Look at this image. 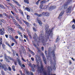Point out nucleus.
Instances as JSON below:
<instances>
[{
    "label": "nucleus",
    "instance_id": "obj_1",
    "mask_svg": "<svg viewBox=\"0 0 75 75\" xmlns=\"http://www.w3.org/2000/svg\"><path fill=\"white\" fill-rule=\"evenodd\" d=\"M36 60L38 65L40 63L38 62L39 60L40 62V63L41 67H38V72H40V74H42L43 75H47V71L45 70V69L43 68V64L41 61V60L40 59V57L39 56L36 55L35 56Z\"/></svg>",
    "mask_w": 75,
    "mask_h": 75
},
{
    "label": "nucleus",
    "instance_id": "obj_2",
    "mask_svg": "<svg viewBox=\"0 0 75 75\" xmlns=\"http://www.w3.org/2000/svg\"><path fill=\"white\" fill-rule=\"evenodd\" d=\"M7 58H8L9 59H10V60H11V61H13L14 62V63L15 64V65H17V62L15 61V60L13 59V58L10 57L9 56H5L4 58L5 60V61H6L7 62H10V60H9L7 59Z\"/></svg>",
    "mask_w": 75,
    "mask_h": 75
},
{
    "label": "nucleus",
    "instance_id": "obj_3",
    "mask_svg": "<svg viewBox=\"0 0 75 75\" xmlns=\"http://www.w3.org/2000/svg\"><path fill=\"white\" fill-rule=\"evenodd\" d=\"M50 55H52V56L53 57V58H54L53 59H54V60H55V53H54V51H51V47H50L48 50V57H50Z\"/></svg>",
    "mask_w": 75,
    "mask_h": 75
},
{
    "label": "nucleus",
    "instance_id": "obj_4",
    "mask_svg": "<svg viewBox=\"0 0 75 75\" xmlns=\"http://www.w3.org/2000/svg\"><path fill=\"white\" fill-rule=\"evenodd\" d=\"M52 29H50L49 28H46L45 29L46 32L47 33V35H52Z\"/></svg>",
    "mask_w": 75,
    "mask_h": 75
},
{
    "label": "nucleus",
    "instance_id": "obj_5",
    "mask_svg": "<svg viewBox=\"0 0 75 75\" xmlns=\"http://www.w3.org/2000/svg\"><path fill=\"white\" fill-rule=\"evenodd\" d=\"M67 2L64 5V6H62L61 7L59 8V10H64L65 8H67V6L69 4H66Z\"/></svg>",
    "mask_w": 75,
    "mask_h": 75
},
{
    "label": "nucleus",
    "instance_id": "obj_6",
    "mask_svg": "<svg viewBox=\"0 0 75 75\" xmlns=\"http://www.w3.org/2000/svg\"><path fill=\"white\" fill-rule=\"evenodd\" d=\"M42 14L43 16H46L47 17L50 16V13L47 12H43L42 13Z\"/></svg>",
    "mask_w": 75,
    "mask_h": 75
},
{
    "label": "nucleus",
    "instance_id": "obj_7",
    "mask_svg": "<svg viewBox=\"0 0 75 75\" xmlns=\"http://www.w3.org/2000/svg\"><path fill=\"white\" fill-rule=\"evenodd\" d=\"M41 54L45 64H47V61H46V59H45V56H44V53H42Z\"/></svg>",
    "mask_w": 75,
    "mask_h": 75
},
{
    "label": "nucleus",
    "instance_id": "obj_8",
    "mask_svg": "<svg viewBox=\"0 0 75 75\" xmlns=\"http://www.w3.org/2000/svg\"><path fill=\"white\" fill-rule=\"evenodd\" d=\"M72 6H70L67 9V10L66 11V12L67 13H71V11L72 8Z\"/></svg>",
    "mask_w": 75,
    "mask_h": 75
},
{
    "label": "nucleus",
    "instance_id": "obj_9",
    "mask_svg": "<svg viewBox=\"0 0 75 75\" xmlns=\"http://www.w3.org/2000/svg\"><path fill=\"white\" fill-rule=\"evenodd\" d=\"M37 20L39 25H40V26H42V22H41V21L40 20V19L37 18Z\"/></svg>",
    "mask_w": 75,
    "mask_h": 75
},
{
    "label": "nucleus",
    "instance_id": "obj_10",
    "mask_svg": "<svg viewBox=\"0 0 75 75\" xmlns=\"http://www.w3.org/2000/svg\"><path fill=\"white\" fill-rule=\"evenodd\" d=\"M0 33L1 35H3L4 33V28H0Z\"/></svg>",
    "mask_w": 75,
    "mask_h": 75
},
{
    "label": "nucleus",
    "instance_id": "obj_11",
    "mask_svg": "<svg viewBox=\"0 0 75 75\" xmlns=\"http://www.w3.org/2000/svg\"><path fill=\"white\" fill-rule=\"evenodd\" d=\"M56 8V6H51L49 8V10H52L54 9H55Z\"/></svg>",
    "mask_w": 75,
    "mask_h": 75
},
{
    "label": "nucleus",
    "instance_id": "obj_12",
    "mask_svg": "<svg viewBox=\"0 0 75 75\" xmlns=\"http://www.w3.org/2000/svg\"><path fill=\"white\" fill-rule=\"evenodd\" d=\"M17 61L18 62V64H19V65H20V66H22V63H21V61H20V59L17 58Z\"/></svg>",
    "mask_w": 75,
    "mask_h": 75
},
{
    "label": "nucleus",
    "instance_id": "obj_13",
    "mask_svg": "<svg viewBox=\"0 0 75 75\" xmlns=\"http://www.w3.org/2000/svg\"><path fill=\"white\" fill-rule=\"evenodd\" d=\"M13 1L15 3V4H16L18 6H19L20 7L21 6V5H20V4L18 3V2L15 1V0H13Z\"/></svg>",
    "mask_w": 75,
    "mask_h": 75
},
{
    "label": "nucleus",
    "instance_id": "obj_14",
    "mask_svg": "<svg viewBox=\"0 0 75 75\" xmlns=\"http://www.w3.org/2000/svg\"><path fill=\"white\" fill-rule=\"evenodd\" d=\"M33 38L34 40H37V34H35V35H34L33 36Z\"/></svg>",
    "mask_w": 75,
    "mask_h": 75
},
{
    "label": "nucleus",
    "instance_id": "obj_15",
    "mask_svg": "<svg viewBox=\"0 0 75 75\" xmlns=\"http://www.w3.org/2000/svg\"><path fill=\"white\" fill-rule=\"evenodd\" d=\"M51 71V67H47V71L48 72H50Z\"/></svg>",
    "mask_w": 75,
    "mask_h": 75
},
{
    "label": "nucleus",
    "instance_id": "obj_16",
    "mask_svg": "<svg viewBox=\"0 0 75 75\" xmlns=\"http://www.w3.org/2000/svg\"><path fill=\"white\" fill-rule=\"evenodd\" d=\"M6 66L5 64H3L2 66L0 65V68H2L4 69V68H6Z\"/></svg>",
    "mask_w": 75,
    "mask_h": 75
},
{
    "label": "nucleus",
    "instance_id": "obj_17",
    "mask_svg": "<svg viewBox=\"0 0 75 75\" xmlns=\"http://www.w3.org/2000/svg\"><path fill=\"white\" fill-rule=\"evenodd\" d=\"M27 31L28 32V34L29 36V37L30 39H31L32 38V37H31V35H30V31L29 30H28V29H27Z\"/></svg>",
    "mask_w": 75,
    "mask_h": 75
},
{
    "label": "nucleus",
    "instance_id": "obj_18",
    "mask_svg": "<svg viewBox=\"0 0 75 75\" xmlns=\"http://www.w3.org/2000/svg\"><path fill=\"white\" fill-rule=\"evenodd\" d=\"M25 10H26L27 11H28L29 12H30V10H32L30 8L27 7L25 8Z\"/></svg>",
    "mask_w": 75,
    "mask_h": 75
},
{
    "label": "nucleus",
    "instance_id": "obj_19",
    "mask_svg": "<svg viewBox=\"0 0 75 75\" xmlns=\"http://www.w3.org/2000/svg\"><path fill=\"white\" fill-rule=\"evenodd\" d=\"M23 22L26 24L28 27H29V23L28 22H27L25 21H23Z\"/></svg>",
    "mask_w": 75,
    "mask_h": 75
},
{
    "label": "nucleus",
    "instance_id": "obj_20",
    "mask_svg": "<svg viewBox=\"0 0 75 75\" xmlns=\"http://www.w3.org/2000/svg\"><path fill=\"white\" fill-rule=\"evenodd\" d=\"M72 0H68V1L66 2V4H69L71 2Z\"/></svg>",
    "mask_w": 75,
    "mask_h": 75
},
{
    "label": "nucleus",
    "instance_id": "obj_21",
    "mask_svg": "<svg viewBox=\"0 0 75 75\" xmlns=\"http://www.w3.org/2000/svg\"><path fill=\"white\" fill-rule=\"evenodd\" d=\"M18 10L21 14H22V16H24V14H23V11H22L20 9H19Z\"/></svg>",
    "mask_w": 75,
    "mask_h": 75
},
{
    "label": "nucleus",
    "instance_id": "obj_22",
    "mask_svg": "<svg viewBox=\"0 0 75 75\" xmlns=\"http://www.w3.org/2000/svg\"><path fill=\"white\" fill-rule=\"evenodd\" d=\"M15 24L17 27H18V28H21V27L20 25L18 24L17 23H15Z\"/></svg>",
    "mask_w": 75,
    "mask_h": 75
},
{
    "label": "nucleus",
    "instance_id": "obj_23",
    "mask_svg": "<svg viewBox=\"0 0 75 75\" xmlns=\"http://www.w3.org/2000/svg\"><path fill=\"white\" fill-rule=\"evenodd\" d=\"M47 1H41V4H43V3H47Z\"/></svg>",
    "mask_w": 75,
    "mask_h": 75
},
{
    "label": "nucleus",
    "instance_id": "obj_24",
    "mask_svg": "<svg viewBox=\"0 0 75 75\" xmlns=\"http://www.w3.org/2000/svg\"><path fill=\"white\" fill-rule=\"evenodd\" d=\"M64 11H63L61 12L59 15L60 16H63V14H64Z\"/></svg>",
    "mask_w": 75,
    "mask_h": 75
},
{
    "label": "nucleus",
    "instance_id": "obj_25",
    "mask_svg": "<svg viewBox=\"0 0 75 75\" xmlns=\"http://www.w3.org/2000/svg\"><path fill=\"white\" fill-rule=\"evenodd\" d=\"M45 28H49V26H48V24H46L45 26Z\"/></svg>",
    "mask_w": 75,
    "mask_h": 75
},
{
    "label": "nucleus",
    "instance_id": "obj_26",
    "mask_svg": "<svg viewBox=\"0 0 75 75\" xmlns=\"http://www.w3.org/2000/svg\"><path fill=\"white\" fill-rule=\"evenodd\" d=\"M40 8L41 9H44V6L42 4L40 5Z\"/></svg>",
    "mask_w": 75,
    "mask_h": 75
},
{
    "label": "nucleus",
    "instance_id": "obj_27",
    "mask_svg": "<svg viewBox=\"0 0 75 75\" xmlns=\"http://www.w3.org/2000/svg\"><path fill=\"white\" fill-rule=\"evenodd\" d=\"M29 51L30 52V53H31V54L32 55H35V54L34 53L32 52V51H31L30 50H29Z\"/></svg>",
    "mask_w": 75,
    "mask_h": 75
},
{
    "label": "nucleus",
    "instance_id": "obj_28",
    "mask_svg": "<svg viewBox=\"0 0 75 75\" xmlns=\"http://www.w3.org/2000/svg\"><path fill=\"white\" fill-rule=\"evenodd\" d=\"M48 8L47 5H45L43 6V9H47Z\"/></svg>",
    "mask_w": 75,
    "mask_h": 75
},
{
    "label": "nucleus",
    "instance_id": "obj_29",
    "mask_svg": "<svg viewBox=\"0 0 75 75\" xmlns=\"http://www.w3.org/2000/svg\"><path fill=\"white\" fill-rule=\"evenodd\" d=\"M12 69L13 71H16V69H15V67L14 66H12Z\"/></svg>",
    "mask_w": 75,
    "mask_h": 75
},
{
    "label": "nucleus",
    "instance_id": "obj_30",
    "mask_svg": "<svg viewBox=\"0 0 75 75\" xmlns=\"http://www.w3.org/2000/svg\"><path fill=\"white\" fill-rule=\"evenodd\" d=\"M28 65L31 68H33V66H32V64H31L30 63Z\"/></svg>",
    "mask_w": 75,
    "mask_h": 75
},
{
    "label": "nucleus",
    "instance_id": "obj_31",
    "mask_svg": "<svg viewBox=\"0 0 75 75\" xmlns=\"http://www.w3.org/2000/svg\"><path fill=\"white\" fill-rule=\"evenodd\" d=\"M4 70H5V71H7V70H8V69L6 67L5 68H4Z\"/></svg>",
    "mask_w": 75,
    "mask_h": 75
},
{
    "label": "nucleus",
    "instance_id": "obj_32",
    "mask_svg": "<svg viewBox=\"0 0 75 75\" xmlns=\"http://www.w3.org/2000/svg\"><path fill=\"white\" fill-rule=\"evenodd\" d=\"M12 18L13 19V21L14 24H15V23L16 24V20H15L14 19V18L12 17Z\"/></svg>",
    "mask_w": 75,
    "mask_h": 75
},
{
    "label": "nucleus",
    "instance_id": "obj_33",
    "mask_svg": "<svg viewBox=\"0 0 75 75\" xmlns=\"http://www.w3.org/2000/svg\"><path fill=\"white\" fill-rule=\"evenodd\" d=\"M40 1H41V0H38V1L36 3L37 5H38Z\"/></svg>",
    "mask_w": 75,
    "mask_h": 75
},
{
    "label": "nucleus",
    "instance_id": "obj_34",
    "mask_svg": "<svg viewBox=\"0 0 75 75\" xmlns=\"http://www.w3.org/2000/svg\"><path fill=\"white\" fill-rule=\"evenodd\" d=\"M24 2L25 3H27L28 4V0H24Z\"/></svg>",
    "mask_w": 75,
    "mask_h": 75
},
{
    "label": "nucleus",
    "instance_id": "obj_35",
    "mask_svg": "<svg viewBox=\"0 0 75 75\" xmlns=\"http://www.w3.org/2000/svg\"><path fill=\"white\" fill-rule=\"evenodd\" d=\"M8 4H9V5H10L11 6V7H13V4H11V3H8Z\"/></svg>",
    "mask_w": 75,
    "mask_h": 75
},
{
    "label": "nucleus",
    "instance_id": "obj_36",
    "mask_svg": "<svg viewBox=\"0 0 75 75\" xmlns=\"http://www.w3.org/2000/svg\"><path fill=\"white\" fill-rule=\"evenodd\" d=\"M6 45H8V46H9V47H11V46L9 45V44H8V42H6Z\"/></svg>",
    "mask_w": 75,
    "mask_h": 75
},
{
    "label": "nucleus",
    "instance_id": "obj_37",
    "mask_svg": "<svg viewBox=\"0 0 75 75\" xmlns=\"http://www.w3.org/2000/svg\"><path fill=\"white\" fill-rule=\"evenodd\" d=\"M17 33L19 35H21L22 34V33H20V32L19 31H17Z\"/></svg>",
    "mask_w": 75,
    "mask_h": 75
},
{
    "label": "nucleus",
    "instance_id": "obj_38",
    "mask_svg": "<svg viewBox=\"0 0 75 75\" xmlns=\"http://www.w3.org/2000/svg\"><path fill=\"white\" fill-rule=\"evenodd\" d=\"M72 28H75V25L73 24L72 25Z\"/></svg>",
    "mask_w": 75,
    "mask_h": 75
},
{
    "label": "nucleus",
    "instance_id": "obj_39",
    "mask_svg": "<svg viewBox=\"0 0 75 75\" xmlns=\"http://www.w3.org/2000/svg\"><path fill=\"white\" fill-rule=\"evenodd\" d=\"M1 73L2 75H4V72L3 71H1Z\"/></svg>",
    "mask_w": 75,
    "mask_h": 75
},
{
    "label": "nucleus",
    "instance_id": "obj_40",
    "mask_svg": "<svg viewBox=\"0 0 75 75\" xmlns=\"http://www.w3.org/2000/svg\"><path fill=\"white\" fill-rule=\"evenodd\" d=\"M11 40H13V41L16 42V40H15V39H14V38H11Z\"/></svg>",
    "mask_w": 75,
    "mask_h": 75
},
{
    "label": "nucleus",
    "instance_id": "obj_41",
    "mask_svg": "<svg viewBox=\"0 0 75 75\" xmlns=\"http://www.w3.org/2000/svg\"><path fill=\"white\" fill-rule=\"evenodd\" d=\"M22 60L23 61H24V62H26V60L24 59V58H22Z\"/></svg>",
    "mask_w": 75,
    "mask_h": 75
},
{
    "label": "nucleus",
    "instance_id": "obj_42",
    "mask_svg": "<svg viewBox=\"0 0 75 75\" xmlns=\"http://www.w3.org/2000/svg\"><path fill=\"white\" fill-rule=\"evenodd\" d=\"M32 68V70L33 72H34L35 71V70L34 69V68L33 67V68Z\"/></svg>",
    "mask_w": 75,
    "mask_h": 75
},
{
    "label": "nucleus",
    "instance_id": "obj_43",
    "mask_svg": "<svg viewBox=\"0 0 75 75\" xmlns=\"http://www.w3.org/2000/svg\"><path fill=\"white\" fill-rule=\"evenodd\" d=\"M38 14L37 13H35L34 14V15H35V16H38Z\"/></svg>",
    "mask_w": 75,
    "mask_h": 75
},
{
    "label": "nucleus",
    "instance_id": "obj_44",
    "mask_svg": "<svg viewBox=\"0 0 75 75\" xmlns=\"http://www.w3.org/2000/svg\"><path fill=\"white\" fill-rule=\"evenodd\" d=\"M2 38H0V44H1V43H2Z\"/></svg>",
    "mask_w": 75,
    "mask_h": 75
},
{
    "label": "nucleus",
    "instance_id": "obj_45",
    "mask_svg": "<svg viewBox=\"0 0 75 75\" xmlns=\"http://www.w3.org/2000/svg\"><path fill=\"white\" fill-rule=\"evenodd\" d=\"M62 17V16H60V15H59V19H61Z\"/></svg>",
    "mask_w": 75,
    "mask_h": 75
},
{
    "label": "nucleus",
    "instance_id": "obj_46",
    "mask_svg": "<svg viewBox=\"0 0 75 75\" xmlns=\"http://www.w3.org/2000/svg\"><path fill=\"white\" fill-rule=\"evenodd\" d=\"M11 29H11H8V31H9V30H11V31H13V29Z\"/></svg>",
    "mask_w": 75,
    "mask_h": 75
},
{
    "label": "nucleus",
    "instance_id": "obj_47",
    "mask_svg": "<svg viewBox=\"0 0 75 75\" xmlns=\"http://www.w3.org/2000/svg\"><path fill=\"white\" fill-rule=\"evenodd\" d=\"M42 16V14H40L38 15V17H41V16Z\"/></svg>",
    "mask_w": 75,
    "mask_h": 75
},
{
    "label": "nucleus",
    "instance_id": "obj_48",
    "mask_svg": "<svg viewBox=\"0 0 75 75\" xmlns=\"http://www.w3.org/2000/svg\"><path fill=\"white\" fill-rule=\"evenodd\" d=\"M30 18V16L28 15H27V19L28 20Z\"/></svg>",
    "mask_w": 75,
    "mask_h": 75
},
{
    "label": "nucleus",
    "instance_id": "obj_49",
    "mask_svg": "<svg viewBox=\"0 0 75 75\" xmlns=\"http://www.w3.org/2000/svg\"><path fill=\"white\" fill-rule=\"evenodd\" d=\"M1 22H2L3 23H4V21L3 19H2V20H1Z\"/></svg>",
    "mask_w": 75,
    "mask_h": 75
},
{
    "label": "nucleus",
    "instance_id": "obj_50",
    "mask_svg": "<svg viewBox=\"0 0 75 75\" xmlns=\"http://www.w3.org/2000/svg\"><path fill=\"white\" fill-rule=\"evenodd\" d=\"M15 38H16V39H17L18 38V36H16L15 37Z\"/></svg>",
    "mask_w": 75,
    "mask_h": 75
},
{
    "label": "nucleus",
    "instance_id": "obj_51",
    "mask_svg": "<svg viewBox=\"0 0 75 75\" xmlns=\"http://www.w3.org/2000/svg\"><path fill=\"white\" fill-rule=\"evenodd\" d=\"M8 69L9 70V71H11V67H8Z\"/></svg>",
    "mask_w": 75,
    "mask_h": 75
},
{
    "label": "nucleus",
    "instance_id": "obj_52",
    "mask_svg": "<svg viewBox=\"0 0 75 75\" xmlns=\"http://www.w3.org/2000/svg\"><path fill=\"white\" fill-rule=\"evenodd\" d=\"M20 30H21V31H24V28H20Z\"/></svg>",
    "mask_w": 75,
    "mask_h": 75
},
{
    "label": "nucleus",
    "instance_id": "obj_53",
    "mask_svg": "<svg viewBox=\"0 0 75 75\" xmlns=\"http://www.w3.org/2000/svg\"><path fill=\"white\" fill-rule=\"evenodd\" d=\"M59 40V39H58V38H57L56 40V42H58Z\"/></svg>",
    "mask_w": 75,
    "mask_h": 75
},
{
    "label": "nucleus",
    "instance_id": "obj_54",
    "mask_svg": "<svg viewBox=\"0 0 75 75\" xmlns=\"http://www.w3.org/2000/svg\"><path fill=\"white\" fill-rule=\"evenodd\" d=\"M33 25L35 26V27H37V25H36V24H35V23H34L33 24Z\"/></svg>",
    "mask_w": 75,
    "mask_h": 75
},
{
    "label": "nucleus",
    "instance_id": "obj_55",
    "mask_svg": "<svg viewBox=\"0 0 75 75\" xmlns=\"http://www.w3.org/2000/svg\"><path fill=\"white\" fill-rule=\"evenodd\" d=\"M2 47H3V48H4H4H5V45H2Z\"/></svg>",
    "mask_w": 75,
    "mask_h": 75
},
{
    "label": "nucleus",
    "instance_id": "obj_56",
    "mask_svg": "<svg viewBox=\"0 0 75 75\" xmlns=\"http://www.w3.org/2000/svg\"><path fill=\"white\" fill-rule=\"evenodd\" d=\"M14 45V43H12L11 44V46H12V47H13V45Z\"/></svg>",
    "mask_w": 75,
    "mask_h": 75
},
{
    "label": "nucleus",
    "instance_id": "obj_57",
    "mask_svg": "<svg viewBox=\"0 0 75 75\" xmlns=\"http://www.w3.org/2000/svg\"><path fill=\"white\" fill-rule=\"evenodd\" d=\"M33 67L34 68H36V66L35 64H33Z\"/></svg>",
    "mask_w": 75,
    "mask_h": 75
},
{
    "label": "nucleus",
    "instance_id": "obj_58",
    "mask_svg": "<svg viewBox=\"0 0 75 75\" xmlns=\"http://www.w3.org/2000/svg\"><path fill=\"white\" fill-rule=\"evenodd\" d=\"M34 31H37V30L35 28H33V29Z\"/></svg>",
    "mask_w": 75,
    "mask_h": 75
},
{
    "label": "nucleus",
    "instance_id": "obj_59",
    "mask_svg": "<svg viewBox=\"0 0 75 75\" xmlns=\"http://www.w3.org/2000/svg\"><path fill=\"white\" fill-rule=\"evenodd\" d=\"M31 60H32L33 61L34 60V58H33V57H31Z\"/></svg>",
    "mask_w": 75,
    "mask_h": 75
},
{
    "label": "nucleus",
    "instance_id": "obj_60",
    "mask_svg": "<svg viewBox=\"0 0 75 75\" xmlns=\"http://www.w3.org/2000/svg\"><path fill=\"white\" fill-rule=\"evenodd\" d=\"M19 40H20V41H21L23 42V40H22V39H21V38H19Z\"/></svg>",
    "mask_w": 75,
    "mask_h": 75
},
{
    "label": "nucleus",
    "instance_id": "obj_61",
    "mask_svg": "<svg viewBox=\"0 0 75 75\" xmlns=\"http://www.w3.org/2000/svg\"><path fill=\"white\" fill-rule=\"evenodd\" d=\"M23 36H24V38H25L27 37V36H26V35H23Z\"/></svg>",
    "mask_w": 75,
    "mask_h": 75
},
{
    "label": "nucleus",
    "instance_id": "obj_62",
    "mask_svg": "<svg viewBox=\"0 0 75 75\" xmlns=\"http://www.w3.org/2000/svg\"><path fill=\"white\" fill-rule=\"evenodd\" d=\"M21 35V38H23V35H22V34H21V35Z\"/></svg>",
    "mask_w": 75,
    "mask_h": 75
},
{
    "label": "nucleus",
    "instance_id": "obj_63",
    "mask_svg": "<svg viewBox=\"0 0 75 75\" xmlns=\"http://www.w3.org/2000/svg\"><path fill=\"white\" fill-rule=\"evenodd\" d=\"M16 19H17V20H18V21H19V19L18 18V17H16Z\"/></svg>",
    "mask_w": 75,
    "mask_h": 75
},
{
    "label": "nucleus",
    "instance_id": "obj_64",
    "mask_svg": "<svg viewBox=\"0 0 75 75\" xmlns=\"http://www.w3.org/2000/svg\"><path fill=\"white\" fill-rule=\"evenodd\" d=\"M44 47H42V51H43V50H44Z\"/></svg>",
    "mask_w": 75,
    "mask_h": 75
}]
</instances>
